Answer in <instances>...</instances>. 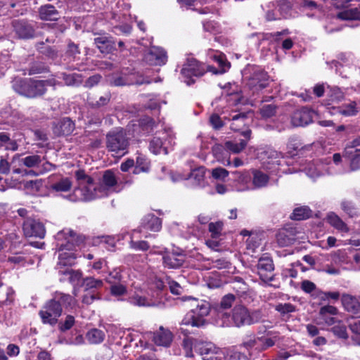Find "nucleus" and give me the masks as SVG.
Masks as SVG:
<instances>
[{
  "mask_svg": "<svg viewBox=\"0 0 360 360\" xmlns=\"http://www.w3.org/2000/svg\"><path fill=\"white\" fill-rule=\"evenodd\" d=\"M75 177L77 186L68 196L69 200L72 202L92 200L107 196L112 192H120L122 189L121 183H118L115 173L111 170L104 172L99 184H96L93 179L82 169L75 172Z\"/></svg>",
  "mask_w": 360,
  "mask_h": 360,
  "instance_id": "f257e3e1",
  "label": "nucleus"
},
{
  "mask_svg": "<svg viewBox=\"0 0 360 360\" xmlns=\"http://www.w3.org/2000/svg\"><path fill=\"white\" fill-rule=\"evenodd\" d=\"M55 238L60 252L57 264L58 270L66 266L74 265L77 258L76 248L84 243V237L77 235L71 229H64L57 233Z\"/></svg>",
  "mask_w": 360,
  "mask_h": 360,
  "instance_id": "f03ea898",
  "label": "nucleus"
},
{
  "mask_svg": "<svg viewBox=\"0 0 360 360\" xmlns=\"http://www.w3.org/2000/svg\"><path fill=\"white\" fill-rule=\"evenodd\" d=\"M261 320L262 314L259 311H250L245 307L239 305L233 308L231 316L219 311V320L216 323L221 327H241L258 323Z\"/></svg>",
  "mask_w": 360,
  "mask_h": 360,
  "instance_id": "7ed1b4c3",
  "label": "nucleus"
},
{
  "mask_svg": "<svg viewBox=\"0 0 360 360\" xmlns=\"http://www.w3.org/2000/svg\"><path fill=\"white\" fill-rule=\"evenodd\" d=\"M194 302L195 307L189 311L182 319L181 323L193 327H201L206 324V317L210 312V304L205 300L188 297Z\"/></svg>",
  "mask_w": 360,
  "mask_h": 360,
  "instance_id": "20e7f679",
  "label": "nucleus"
},
{
  "mask_svg": "<svg viewBox=\"0 0 360 360\" xmlns=\"http://www.w3.org/2000/svg\"><path fill=\"white\" fill-rule=\"evenodd\" d=\"M129 139L125 131L122 129H116L110 131L106 135V148L112 153V155L122 157L127 153Z\"/></svg>",
  "mask_w": 360,
  "mask_h": 360,
  "instance_id": "39448f33",
  "label": "nucleus"
},
{
  "mask_svg": "<svg viewBox=\"0 0 360 360\" xmlns=\"http://www.w3.org/2000/svg\"><path fill=\"white\" fill-rule=\"evenodd\" d=\"M175 135L171 129H165L160 136H155L150 142V150L157 155L168 153V148L174 145Z\"/></svg>",
  "mask_w": 360,
  "mask_h": 360,
  "instance_id": "423d86ee",
  "label": "nucleus"
},
{
  "mask_svg": "<svg viewBox=\"0 0 360 360\" xmlns=\"http://www.w3.org/2000/svg\"><path fill=\"white\" fill-rule=\"evenodd\" d=\"M62 307L56 300L49 301L39 311V316L43 323L55 325L58 317L61 315Z\"/></svg>",
  "mask_w": 360,
  "mask_h": 360,
  "instance_id": "0eeeda50",
  "label": "nucleus"
},
{
  "mask_svg": "<svg viewBox=\"0 0 360 360\" xmlns=\"http://www.w3.org/2000/svg\"><path fill=\"white\" fill-rule=\"evenodd\" d=\"M205 72L204 65L199 63L195 58H188L181 70V75L185 78L184 82L191 85L195 82L193 77H200Z\"/></svg>",
  "mask_w": 360,
  "mask_h": 360,
  "instance_id": "6e6552de",
  "label": "nucleus"
},
{
  "mask_svg": "<svg viewBox=\"0 0 360 360\" xmlns=\"http://www.w3.org/2000/svg\"><path fill=\"white\" fill-rule=\"evenodd\" d=\"M198 349L202 360H226L227 351L217 347L212 342L200 343Z\"/></svg>",
  "mask_w": 360,
  "mask_h": 360,
  "instance_id": "1a4fd4ad",
  "label": "nucleus"
},
{
  "mask_svg": "<svg viewBox=\"0 0 360 360\" xmlns=\"http://www.w3.org/2000/svg\"><path fill=\"white\" fill-rule=\"evenodd\" d=\"M342 316V313L339 311L337 307L326 304L319 309L317 324L331 326L338 322Z\"/></svg>",
  "mask_w": 360,
  "mask_h": 360,
  "instance_id": "9d476101",
  "label": "nucleus"
},
{
  "mask_svg": "<svg viewBox=\"0 0 360 360\" xmlns=\"http://www.w3.org/2000/svg\"><path fill=\"white\" fill-rule=\"evenodd\" d=\"M144 61L150 65H163L167 63V56L165 51L158 46H151L144 54Z\"/></svg>",
  "mask_w": 360,
  "mask_h": 360,
  "instance_id": "9b49d317",
  "label": "nucleus"
},
{
  "mask_svg": "<svg viewBox=\"0 0 360 360\" xmlns=\"http://www.w3.org/2000/svg\"><path fill=\"white\" fill-rule=\"evenodd\" d=\"M23 232L27 237H37L43 238L46 234L44 224L35 219H27L23 223Z\"/></svg>",
  "mask_w": 360,
  "mask_h": 360,
  "instance_id": "f8f14e48",
  "label": "nucleus"
},
{
  "mask_svg": "<svg viewBox=\"0 0 360 360\" xmlns=\"http://www.w3.org/2000/svg\"><path fill=\"white\" fill-rule=\"evenodd\" d=\"M316 115L314 110L302 108L294 112L291 122L295 127H303L311 123Z\"/></svg>",
  "mask_w": 360,
  "mask_h": 360,
  "instance_id": "ddd939ff",
  "label": "nucleus"
},
{
  "mask_svg": "<svg viewBox=\"0 0 360 360\" xmlns=\"http://www.w3.org/2000/svg\"><path fill=\"white\" fill-rule=\"evenodd\" d=\"M13 30L19 39H30L34 36L33 25L24 20H15L12 22Z\"/></svg>",
  "mask_w": 360,
  "mask_h": 360,
  "instance_id": "4468645a",
  "label": "nucleus"
},
{
  "mask_svg": "<svg viewBox=\"0 0 360 360\" xmlns=\"http://www.w3.org/2000/svg\"><path fill=\"white\" fill-rule=\"evenodd\" d=\"M234 186L237 191H245L252 190V176L248 171L234 172Z\"/></svg>",
  "mask_w": 360,
  "mask_h": 360,
  "instance_id": "2eb2a0df",
  "label": "nucleus"
},
{
  "mask_svg": "<svg viewBox=\"0 0 360 360\" xmlns=\"http://www.w3.org/2000/svg\"><path fill=\"white\" fill-rule=\"evenodd\" d=\"M171 177L174 182L188 179L193 186L203 187L205 186V169L203 167L193 169L188 177L179 174L176 176L172 174Z\"/></svg>",
  "mask_w": 360,
  "mask_h": 360,
  "instance_id": "dca6fc26",
  "label": "nucleus"
},
{
  "mask_svg": "<svg viewBox=\"0 0 360 360\" xmlns=\"http://www.w3.org/2000/svg\"><path fill=\"white\" fill-rule=\"evenodd\" d=\"M274 269L273 260L269 257H261L257 264V271L261 279L264 282L273 280L272 272Z\"/></svg>",
  "mask_w": 360,
  "mask_h": 360,
  "instance_id": "f3484780",
  "label": "nucleus"
},
{
  "mask_svg": "<svg viewBox=\"0 0 360 360\" xmlns=\"http://www.w3.org/2000/svg\"><path fill=\"white\" fill-rule=\"evenodd\" d=\"M248 84L253 93L257 92L268 86L269 76L264 70H256L250 77Z\"/></svg>",
  "mask_w": 360,
  "mask_h": 360,
  "instance_id": "a211bd4d",
  "label": "nucleus"
},
{
  "mask_svg": "<svg viewBox=\"0 0 360 360\" xmlns=\"http://www.w3.org/2000/svg\"><path fill=\"white\" fill-rule=\"evenodd\" d=\"M267 160L264 162L266 169L271 172L278 173L280 170V166L285 163L281 154L274 150H269L266 152Z\"/></svg>",
  "mask_w": 360,
  "mask_h": 360,
  "instance_id": "6ab92c4d",
  "label": "nucleus"
},
{
  "mask_svg": "<svg viewBox=\"0 0 360 360\" xmlns=\"http://www.w3.org/2000/svg\"><path fill=\"white\" fill-rule=\"evenodd\" d=\"M55 81L50 80H32L30 79L29 91L25 92L29 98H34L43 95L46 91L47 86H53Z\"/></svg>",
  "mask_w": 360,
  "mask_h": 360,
  "instance_id": "aec40b11",
  "label": "nucleus"
},
{
  "mask_svg": "<svg viewBox=\"0 0 360 360\" xmlns=\"http://www.w3.org/2000/svg\"><path fill=\"white\" fill-rule=\"evenodd\" d=\"M224 120H232L231 128L232 130L238 131L243 125H245V121L247 118V114L245 112H237V110H232L231 112L228 109L222 112Z\"/></svg>",
  "mask_w": 360,
  "mask_h": 360,
  "instance_id": "412c9836",
  "label": "nucleus"
},
{
  "mask_svg": "<svg viewBox=\"0 0 360 360\" xmlns=\"http://www.w3.org/2000/svg\"><path fill=\"white\" fill-rule=\"evenodd\" d=\"M152 339L156 345L167 347L172 342L173 335L169 330L161 326L152 334Z\"/></svg>",
  "mask_w": 360,
  "mask_h": 360,
  "instance_id": "4be33fe9",
  "label": "nucleus"
},
{
  "mask_svg": "<svg viewBox=\"0 0 360 360\" xmlns=\"http://www.w3.org/2000/svg\"><path fill=\"white\" fill-rule=\"evenodd\" d=\"M330 162H324L322 160L309 164L304 169L306 174L311 179H316L327 172L326 165Z\"/></svg>",
  "mask_w": 360,
  "mask_h": 360,
  "instance_id": "5701e85b",
  "label": "nucleus"
},
{
  "mask_svg": "<svg viewBox=\"0 0 360 360\" xmlns=\"http://www.w3.org/2000/svg\"><path fill=\"white\" fill-rule=\"evenodd\" d=\"M162 228V221L161 219L155 216L154 214H147L142 219L141 225L140 229L141 231L143 230H150L151 231H159Z\"/></svg>",
  "mask_w": 360,
  "mask_h": 360,
  "instance_id": "b1692460",
  "label": "nucleus"
},
{
  "mask_svg": "<svg viewBox=\"0 0 360 360\" xmlns=\"http://www.w3.org/2000/svg\"><path fill=\"white\" fill-rule=\"evenodd\" d=\"M75 129V124L68 118L60 120L54 127L53 131L57 136H68Z\"/></svg>",
  "mask_w": 360,
  "mask_h": 360,
  "instance_id": "393cba45",
  "label": "nucleus"
},
{
  "mask_svg": "<svg viewBox=\"0 0 360 360\" xmlns=\"http://www.w3.org/2000/svg\"><path fill=\"white\" fill-rule=\"evenodd\" d=\"M342 302L346 311L354 315L360 316V302L355 297L344 295L342 297Z\"/></svg>",
  "mask_w": 360,
  "mask_h": 360,
  "instance_id": "a878e982",
  "label": "nucleus"
},
{
  "mask_svg": "<svg viewBox=\"0 0 360 360\" xmlns=\"http://www.w3.org/2000/svg\"><path fill=\"white\" fill-rule=\"evenodd\" d=\"M207 57L218 64L219 70L217 73H224L229 70L230 63L222 53L210 49L207 52Z\"/></svg>",
  "mask_w": 360,
  "mask_h": 360,
  "instance_id": "bb28decb",
  "label": "nucleus"
},
{
  "mask_svg": "<svg viewBox=\"0 0 360 360\" xmlns=\"http://www.w3.org/2000/svg\"><path fill=\"white\" fill-rule=\"evenodd\" d=\"M326 219L328 223L340 232L342 235L349 231L348 226L342 221V219L335 212H330L327 214Z\"/></svg>",
  "mask_w": 360,
  "mask_h": 360,
  "instance_id": "cd10ccee",
  "label": "nucleus"
},
{
  "mask_svg": "<svg viewBox=\"0 0 360 360\" xmlns=\"http://www.w3.org/2000/svg\"><path fill=\"white\" fill-rule=\"evenodd\" d=\"M129 302L139 307H154L159 306L160 304V302L153 300L152 298H148L138 294L129 297Z\"/></svg>",
  "mask_w": 360,
  "mask_h": 360,
  "instance_id": "c85d7f7f",
  "label": "nucleus"
},
{
  "mask_svg": "<svg viewBox=\"0 0 360 360\" xmlns=\"http://www.w3.org/2000/svg\"><path fill=\"white\" fill-rule=\"evenodd\" d=\"M39 14L40 18L44 20H56L58 17L57 10L50 4L41 6L39 8Z\"/></svg>",
  "mask_w": 360,
  "mask_h": 360,
  "instance_id": "c756f323",
  "label": "nucleus"
},
{
  "mask_svg": "<svg viewBox=\"0 0 360 360\" xmlns=\"http://www.w3.org/2000/svg\"><path fill=\"white\" fill-rule=\"evenodd\" d=\"M30 79L15 78L12 82V86L15 91L22 96L28 97L25 92L29 91Z\"/></svg>",
  "mask_w": 360,
  "mask_h": 360,
  "instance_id": "7c9ffc66",
  "label": "nucleus"
},
{
  "mask_svg": "<svg viewBox=\"0 0 360 360\" xmlns=\"http://www.w3.org/2000/svg\"><path fill=\"white\" fill-rule=\"evenodd\" d=\"M141 233V230H133L130 233V243L129 246L131 249L135 250L146 251L149 248L148 242L144 240L134 241V239L139 238L137 234Z\"/></svg>",
  "mask_w": 360,
  "mask_h": 360,
  "instance_id": "2f4dec72",
  "label": "nucleus"
},
{
  "mask_svg": "<svg viewBox=\"0 0 360 360\" xmlns=\"http://www.w3.org/2000/svg\"><path fill=\"white\" fill-rule=\"evenodd\" d=\"M337 18L343 20H360V8L348 7L337 15Z\"/></svg>",
  "mask_w": 360,
  "mask_h": 360,
  "instance_id": "473e14b6",
  "label": "nucleus"
},
{
  "mask_svg": "<svg viewBox=\"0 0 360 360\" xmlns=\"http://www.w3.org/2000/svg\"><path fill=\"white\" fill-rule=\"evenodd\" d=\"M252 179L253 189L266 186L269 179L268 175L258 170L253 171V177Z\"/></svg>",
  "mask_w": 360,
  "mask_h": 360,
  "instance_id": "72a5a7b5",
  "label": "nucleus"
},
{
  "mask_svg": "<svg viewBox=\"0 0 360 360\" xmlns=\"http://www.w3.org/2000/svg\"><path fill=\"white\" fill-rule=\"evenodd\" d=\"M358 109L356 101H349L338 107L337 111L345 117H349L356 115L359 111Z\"/></svg>",
  "mask_w": 360,
  "mask_h": 360,
  "instance_id": "f704fd0d",
  "label": "nucleus"
},
{
  "mask_svg": "<svg viewBox=\"0 0 360 360\" xmlns=\"http://www.w3.org/2000/svg\"><path fill=\"white\" fill-rule=\"evenodd\" d=\"M359 152H360V136L354 139L347 143L344 149L343 156L350 158L354 155V153Z\"/></svg>",
  "mask_w": 360,
  "mask_h": 360,
  "instance_id": "c9c22d12",
  "label": "nucleus"
},
{
  "mask_svg": "<svg viewBox=\"0 0 360 360\" xmlns=\"http://www.w3.org/2000/svg\"><path fill=\"white\" fill-rule=\"evenodd\" d=\"M163 263L168 268L176 269L183 264L184 259L182 257H178L174 254H167L163 257Z\"/></svg>",
  "mask_w": 360,
  "mask_h": 360,
  "instance_id": "e433bc0d",
  "label": "nucleus"
},
{
  "mask_svg": "<svg viewBox=\"0 0 360 360\" xmlns=\"http://www.w3.org/2000/svg\"><path fill=\"white\" fill-rule=\"evenodd\" d=\"M94 43L101 53H108L112 48V41L105 35L96 37Z\"/></svg>",
  "mask_w": 360,
  "mask_h": 360,
  "instance_id": "4c0bfd02",
  "label": "nucleus"
},
{
  "mask_svg": "<svg viewBox=\"0 0 360 360\" xmlns=\"http://www.w3.org/2000/svg\"><path fill=\"white\" fill-rule=\"evenodd\" d=\"M72 184L69 178H61L59 181L52 184L50 188L56 192H67L72 188Z\"/></svg>",
  "mask_w": 360,
  "mask_h": 360,
  "instance_id": "58836bf2",
  "label": "nucleus"
},
{
  "mask_svg": "<svg viewBox=\"0 0 360 360\" xmlns=\"http://www.w3.org/2000/svg\"><path fill=\"white\" fill-rule=\"evenodd\" d=\"M111 98V94L110 92H106L104 95L101 96L98 99H96L92 96L87 98V102L93 108H100L106 105Z\"/></svg>",
  "mask_w": 360,
  "mask_h": 360,
  "instance_id": "ea45409f",
  "label": "nucleus"
},
{
  "mask_svg": "<svg viewBox=\"0 0 360 360\" xmlns=\"http://www.w3.org/2000/svg\"><path fill=\"white\" fill-rule=\"evenodd\" d=\"M301 145L300 141L297 137H291L287 145L288 153L291 155H295L298 154V152L309 148V146L302 147Z\"/></svg>",
  "mask_w": 360,
  "mask_h": 360,
  "instance_id": "a19ab883",
  "label": "nucleus"
},
{
  "mask_svg": "<svg viewBox=\"0 0 360 360\" xmlns=\"http://www.w3.org/2000/svg\"><path fill=\"white\" fill-rule=\"evenodd\" d=\"M86 339L91 344H99L104 340L105 333L96 328H94L87 332Z\"/></svg>",
  "mask_w": 360,
  "mask_h": 360,
  "instance_id": "79ce46f5",
  "label": "nucleus"
},
{
  "mask_svg": "<svg viewBox=\"0 0 360 360\" xmlns=\"http://www.w3.org/2000/svg\"><path fill=\"white\" fill-rule=\"evenodd\" d=\"M59 273L67 276V280L72 285L78 284L82 278V272L79 270L59 269Z\"/></svg>",
  "mask_w": 360,
  "mask_h": 360,
  "instance_id": "37998d69",
  "label": "nucleus"
},
{
  "mask_svg": "<svg viewBox=\"0 0 360 360\" xmlns=\"http://www.w3.org/2000/svg\"><path fill=\"white\" fill-rule=\"evenodd\" d=\"M333 326V327L331 328V332L335 336L344 340L348 338L347 327L341 319L338 320V322Z\"/></svg>",
  "mask_w": 360,
  "mask_h": 360,
  "instance_id": "c03bdc74",
  "label": "nucleus"
},
{
  "mask_svg": "<svg viewBox=\"0 0 360 360\" xmlns=\"http://www.w3.org/2000/svg\"><path fill=\"white\" fill-rule=\"evenodd\" d=\"M247 141L240 139L239 142L236 141H228L225 143V148L226 150L233 153H239L246 146Z\"/></svg>",
  "mask_w": 360,
  "mask_h": 360,
  "instance_id": "a18cd8bd",
  "label": "nucleus"
},
{
  "mask_svg": "<svg viewBox=\"0 0 360 360\" xmlns=\"http://www.w3.org/2000/svg\"><path fill=\"white\" fill-rule=\"evenodd\" d=\"M311 214V210L307 206H303L295 208L293 210L290 218L294 220H303L304 219L309 218Z\"/></svg>",
  "mask_w": 360,
  "mask_h": 360,
  "instance_id": "49530a36",
  "label": "nucleus"
},
{
  "mask_svg": "<svg viewBox=\"0 0 360 360\" xmlns=\"http://www.w3.org/2000/svg\"><path fill=\"white\" fill-rule=\"evenodd\" d=\"M275 309L280 313L282 319L285 320L289 317L290 313L295 311L296 307L290 303H279L276 305Z\"/></svg>",
  "mask_w": 360,
  "mask_h": 360,
  "instance_id": "de8ad7c7",
  "label": "nucleus"
},
{
  "mask_svg": "<svg viewBox=\"0 0 360 360\" xmlns=\"http://www.w3.org/2000/svg\"><path fill=\"white\" fill-rule=\"evenodd\" d=\"M149 162L144 155H139L136 158V166L134 170V174L148 172Z\"/></svg>",
  "mask_w": 360,
  "mask_h": 360,
  "instance_id": "09e8293b",
  "label": "nucleus"
},
{
  "mask_svg": "<svg viewBox=\"0 0 360 360\" xmlns=\"http://www.w3.org/2000/svg\"><path fill=\"white\" fill-rule=\"evenodd\" d=\"M41 156L38 155H32L26 156L24 158L21 160V162H22L23 165L26 166L27 167H39V165L41 162Z\"/></svg>",
  "mask_w": 360,
  "mask_h": 360,
  "instance_id": "8fccbe9b",
  "label": "nucleus"
},
{
  "mask_svg": "<svg viewBox=\"0 0 360 360\" xmlns=\"http://www.w3.org/2000/svg\"><path fill=\"white\" fill-rule=\"evenodd\" d=\"M234 301L235 296L233 295L228 294L224 296L220 302V305L217 309V316L219 317V311L225 313L224 311L225 309L231 308Z\"/></svg>",
  "mask_w": 360,
  "mask_h": 360,
  "instance_id": "3c124183",
  "label": "nucleus"
},
{
  "mask_svg": "<svg viewBox=\"0 0 360 360\" xmlns=\"http://www.w3.org/2000/svg\"><path fill=\"white\" fill-rule=\"evenodd\" d=\"M62 78L64 80L65 84L68 86L78 85L82 83V77L79 74L63 73Z\"/></svg>",
  "mask_w": 360,
  "mask_h": 360,
  "instance_id": "603ef678",
  "label": "nucleus"
},
{
  "mask_svg": "<svg viewBox=\"0 0 360 360\" xmlns=\"http://www.w3.org/2000/svg\"><path fill=\"white\" fill-rule=\"evenodd\" d=\"M84 285L86 288V290H90L94 288H101L103 285V282L101 279H96L93 277H87L84 281Z\"/></svg>",
  "mask_w": 360,
  "mask_h": 360,
  "instance_id": "864d4df0",
  "label": "nucleus"
},
{
  "mask_svg": "<svg viewBox=\"0 0 360 360\" xmlns=\"http://www.w3.org/2000/svg\"><path fill=\"white\" fill-rule=\"evenodd\" d=\"M303 259L308 263L309 264L314 266L315 264H319V266L325 262H329L330 261V255H321L316 259H314L313 257L310 255H305L303 257Z\"/></svg>",
  "mask_w": 360,
  "mask_h": 360,
  "instance_id": "5fc2aeb1",
  "label": "nucleus"
},
{
  "mask_svg": "<svg viewBox=\"0 0 360 360\" xmlns=\"http://www.w3.org/2000/svg\"><path fill=\"white\" fill-rule=\"evenodd\" d=\"M276 112V106L274 104H265L259 110L261 116L267 119L275 115Z\"/></svg>",
  "mask_w": 360,
  "mask_h": 360,
  "instance_id": "6e6d98bb",
  "label": "nucleus"
},
{
  "mask_svg": "<svg viewBox=\"0 0 360 360\" xmlns=\"http://www.w3.org/2000/svg\"><path fill=\"white\" fill-rule=\"evenodd\" d=\"M328 95L330 98V100L333 101H340L343 99L345 96V94L339 87L337 86H328Z\"/></svg>",
  "mask_w": 360,
  "mask_h": 360,
  "instance_id": "4d7b16f0",
  "label": "nucleus"
},
{
  "mask_svg": "<svg viewBox=\"0 0 360 360\" xmlns=\"http://www.w3.org/2000/svg\"><path fill=\"white\" fill-rule=\"evenodd\" d=\"M291 4L288 0H281L276 8L281 15L287 18L290 15Z\"/></svg>",
  "mask_w": 360,
  "mask_h": 360,
  "instance_id": "13d9d810",
  "label": "nucleus"
},
{
  "mask_svg": "<svg viewBox=\"0 0 360 360\" xmlns=\"http://www.w3.org/2000/svg\"><path fill=\"white\" fill-rule=\"evenodd\" d=\"M223 228V223L221 221H217L215 223H210L209 224V231L213 238H218L221 233Z\"/></svg>",
  "mask_w": 360,
  "mask_h": 360,
  "instance_id": "bf43d9fd",
  "label": "nucleus"
},
{
  "mask_svg": "<svg viewBox=\"0 0 360 360\" xmlns=\"http://www.w3.org/2000/svg\"><path fill=\"white\" fill-rule=\"evenodd\" d=\"M259 351H264L266 349L272 347L275 344V340L271 338H266V337H259Z\"/></svg>",
  "mask_w": 360,
  "mask_h": 360,
  "instance_id": "052dcab7",
  "label": "nucleus"
},
{
  "mask_svg": "<svg viewBox=\"0 0 360 360\" xmlns=\"http://www.w3.org/2000/svg\"><path fill=\"white\" fill-rule=\"evenodd\" d=\"M101 296L98 293L94 291L85 290V293L83 295L82 302L86 304H91L94 300H99Z\"/></svg>",
  "mask_w": 360,
  "mask_h": 360,
  "instance_id": "680f3d73",
  "label": "nucleus"
},
{
  "mask_svg": "<svg viewBox=\"0 0 360 360\" xmlns=\"http://www.w3.org/2000/svg\"><path fill=\"white\" fill-rule=\"evenodd\" d=\"M129 82H131V84L136 85H141L143 84H150L151 82L150 79L148 77H144L143 75L138 74H132L129 77Z\"/></svg>",
  "mask_w": 360,
  "mask_h": 360,
  "instance_id": "e2e57ef3",
  "label": "nucleus"
},
{
  "mask_svg": "<svg viewBox=\"0 0 360 360\" xmlns=\"http://www.w3.org/2000/svg\"><path fill=\"white\" fill-rule=\"evenodd\" d=\"M112 295L119 297L127 293V288L122 284H114L110 287Z\"/></svg>",
  "mask_w": 360,
  "mask_h": 360,
  "instance_id": "0e129e2a",
  "label": "nucleus"
},
{
  "mask_svg": "<svg viewBox=\"0 0 360 360\" xmlns=\"http://www.w3.org/2000/svg\"><path fill=\"white\" fill-rule=\"evenodd\" d=\"M341 208L350 217L356 215V209L352 202L343 200L341 202Z\"/></svg>",
  "mask_w": 360,
  "mask_h": 360,
  "instance_id": "69168bd1",
  "label": "nucleus"
},
{
  "mask_svg": "<svg viewBox=\"0 0 360 360\" xmlns=\"http://www.w3.org/2000/svg\"><path fill=\"white\" fill-rule=\"evenodd\" d=\"M46 70L47 68L44 64H43L42 63L36 62L34 63L29 69L28 74L30 75L39 74L46 71Z\"/></svg>",
  "mask_w": 360,
  "mask_h": 360,
  "instance_id": "338daca9",
  "label": "nucleus"
},
{
  "mask_svg": "<svg viewBox=\"0 0 360 360\" xmlns=\"http://www.w3.org/2000/svg\"><path fill=\"white\" fill-rule=\"evenodd\" d=\"M259 338H250L243 343V345L248 350L259 351Z\"/></svg>",
  "mask_w": 360,
  "mask_h": 360,
  "instance_id": "774afa93",
  "label": "nucleus"
}]
</instances>
